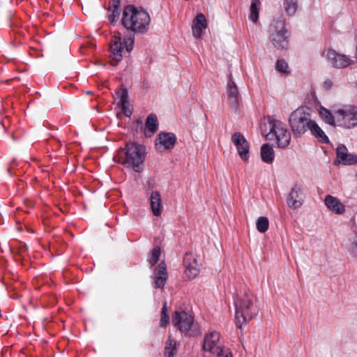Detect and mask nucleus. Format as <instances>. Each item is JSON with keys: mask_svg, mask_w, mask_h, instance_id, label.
Listing matches in <instances>:
<instances>
[{"mask_svg": "<svg viewBox=\"0 0 357 357\" xmlns=\"http://www.w3.org/2000/svg\"><path fill=\"white\" fill-rule=\"evenodd\" d=\"M319 113L324 122L330 126H337L347 129L357 126V107L354 105H345L334 109L333 112L320 106Z\"/></svg>", "mask_w": 357, "mask_h": 357, "instance_id": "nucleus-1", "label": "nucleus"}, {"mask_svg": "<svg viewBox=\"0 0 357 357\" xmlns=\"http://www.w3.org/2000/svg\"><path fill=\"white\" fill-rule=\"evenodd\" d=\"M121 22L127 30L135 33H144L149 29L151 17L142 7L128 4L123 8Z\"/></svg>", "mask_w": 357, "mask_h": 357, "instance_id": "nucleus-2", "label": "nucleus"}, {"mask_svg": "<svg viewBox=\"0 0 357 357\" xmlns=\"http://www.w3.org/2000/svg\"><path fill=\"white\" fill-rule=\"evenodd\" d=\"M146 152L144 145L133 142L126 143L125 147L118 153L119 162L131 167L136 172L143 169Z\"/></svg>", "mask_w": 357, "mask_h": 357, "instance_id": "nucleus-3", "label": "nucleus"}, {"mask_svg": "<svg viewBox=\"0 0 357 357\" xmlns=\"http://www.w3.org/2000/svg\"><path fill=\"white\" fill-rule=\"evenodd\" d=\"M234 305L236 325L239 328H241L243 322L252 319L259 312L258 306L255 302L252 294L250 292L237 295L234 300Z\"/></svg>", "mask_w": 357, "mask_h": 357, "instance_id": "nucleus-4", "label": "nucleus"}, {"mask_svg": "<svg viewBox=\"0 0 357 357\" xmlns=\"http://www.w3.org/2000/svg\"><path fill=\"white\" fill-rule=\"evenodd\" d=\"M311 109L307 107H301L294 110L289 117V124L296 138L305 134L310 127Z\"/></svg>", "mask_w": 357, "mask_h": 357, "instance_id": "nucleus-5", "label": "nucleus"}, {"mask_svg": "<svg viewBox=\"0 0 357 357\" xmlns=\"http://www.w3.org/2000/svg\"><path fill=\"white\" fill-rule=\"evenodd\" d=\"M269 38L273 46L279 50L287 49L289 33L285 26V18L279 15L273 18L268 27Z\"/></svg>", "mask_w": 357, "mask_h": 357, "instance_id": "nucleus-6", "label": "nucleus"}, {"mask_svg": "<svg viewBox=\"0 0 357 357\" xmlns=\"http://www.w3.org/2000/svg\"><path fill=\"white\" fill-rule=\"evenodd\" d=\"M264 127L266 130H269L266 135V139L268 140L275 139L279 148L284 149L289 144L291 135L282 122L268 116L267 123L264 124Z\"/></svg>", "mask_w": 357, "mask_h": 357, "instance_id": "nucleus-7", "label": "nucleus"}, {"mask_svg": "<svg viewBox=\"0 0 357 357\" xmlns=\"http://www.w3.org/2000/svg\"><path fill=\"white\" fill-rule=\"evenodd\" d=\"M172 322L185 335L196 336L200 333L199 326L194 321V317L185 311H175L172 314Z\"/></svg>", "mask_w": 357, "mask_h": 357, "instance_id": "nucleus-8", "label": "nucleus"}, {"mask_svg": "<svg viewBox=\"0 0 357 357\" xmlns=\"http://www.w3.org/2000/svg\"><path fill=\"white\" fill-rule=\"evenodd\" d=\"M357 163V155L349 152L347 146L342 144L336 148V159L334 161L335 165H352Z\"/></svg>", "mask_w": 357, "mask_h": 357, "instance_id": "nucleus-9", "label": "nucleus"}, {"mask_svg": "<svg viewBox=\"0 0 357 357\" xmlns=\"http://www.w3.org/2000/svg\"><path fill=\"white\" fill-rule=\"evenodd\" d=\"M326 57L331 65L337 68H346L352 63V60L347 55L339 54L331 49L326 51Z\"/></svg>", "mask_w": 357, "mask_h": 357, "instance_id": "nucleus-10", "label": "nucleus"}, {"mask_svg": "<svg viewBox=\"0 0 357 357\" xmlns=\"http://www.w3.org/2000/svg\"><path fill=\"white\" fill-rule=\"evenodd\" d=\"M231 141L240 158L243 160H248L250 157V146L245 137L241 132H236L231 136Z\"/></svg>", "mask_w": 357, "mask_h": 357, "instance_id": "nucleus-11", "label": "nucleus"}, {"mask_svg": "<svg viewBox=\"0 0 357 357\" xmlns=\"http://www.w3.org/2000/svg\"><path fill=\"white\" fill-rule=\"evenodd\" d=\"M220 333L216 331L206 333L204 335L202 342V350L209 352L211 354H215V351L218 349V347L222 345L220 344Z\"/></svg>", "mask_w": 357, "mask_h": 357, "instance_id": "nucleus-12", "label": "nucleus"}, {"mask_svg": "<svg viewBox=\"0 0 357 357\" xmlns=\"http://www.w3.org/2000/svg\"><path fill=\"white\" fill-rule=\"evenodd\" d=\"M227 93L230 104L236 109L241 102V97L237 85L233 81L231 72H229L228 75V82L227 84Z\"/></svg>", "mask_w": 357, "mask_h": 357, "instance_id": "nucleus-13", "label": "nucleus"}, {"mask_svg": "<svg viewBox=\"0 0 357 357\" xmlns=\"http://www.w3.org/2000/svg\"><path fill=\"white\" fill-rule=\"evenodd\" d=\"M304 199L302 195L301 186L296 184L291 190L287 202L290 208L294 209L298 208L303 204Z\"/></svg>", "mask_w": 357, "mask_h": 357, "instance_id": "nucleus-14", "label": "nucleus"}, {"mask_svg": "<svg viewBox=\"0 0 357 357\" xmlns=\"http://www.w3.org/2000/svg\"><path fill=\"white\" fill-rule=\"evenodd\" d=\"M154 287L163 288L167 280V271L165 262L161 261L155 268L154 272Z\"/></svg>", "mask_w": 357, "mask_h": 357, "instance_id": "nucleus-15", "label": "nucleus"}, {"mask_svg": "<svg viewBox=\"0 0 357 357\" xmlns=\"http://www.w3.org/2000/svg\"><path fill=\"white\" fill-rule=\"evenodd\" d=\"M184 264H185V276L189 280L194 279L199 273V266L196 259L192 257L191 255L186 254L184 258Z\"/></svg>", "mask_w": 357, "mask_h": 357, "instance_id": "nucleus-16", "label": "nucleus"}, {"mask_svg": "<svg viewBox=\"0 0 357 357\" xmlns=\"http://www.w3.org/2000/svg\"><path fill=\"white\" fill-rule=\"evenodd\" d=\"M155 144H160L165 149H172L176 142V137L173 132H162L158 134Z\"/></svg>", "mask_w": 357, "mask_h": 357, "instance_id": "nucleus-17", "label": "nucleus"}, {"mask_svg": "<svg viewBox=\"0 0 357 357\" xmlns=\"http://www.w3.org/2000/svg\"><path fill=\"white\" fill-rule=\"evenodd\" d=\"M110 50L113 54V60L114 61L112 65L116 66L121 60L123 50V42L120 37H114L112 38Z\"/></svg>", "mask_w": 357, "mask_h": 357, "instance_id": "nucleus-18", "label": "nucleus"}, {"mask_svg": "<svg viewBox=\"0 0 357 357\" xmlns=\"http://www.w3.org/2000/svg\"><path fill=\"white\" fill-rule=\"evenodd\" d=\"M158 129L157 116L155 114H150L146 119L144 124V135L146 137H151Z\"/></svg>", "mask_w": 357, "mask_h": 357, "instance_id": "nucleus-19", "label": "nucleus"}, {"mask_svg": "<svg viewBox=\"0 0 357 357\" xmlns=\"http://www.w3.org/2000/svg\"><path fill=\"white\" fill-rule=\"evenodd\" d=\"M324 202L327 208L336 214H342L345 211L344 204L333 196L327 195Z\"/></svg>", "mask_w": 357, "mask_h": 357, "instance_id": "nucleus-20", "label": "nucleus"}, {"mask_svg": "<svg viewBox=\"0 0 357 357\" xmlns=\"http://www.w3.org/2000/svg\"><path fill=\"white\" fill-rule=\"evenodd\" d=\"M308 130L310 131L311 135L314 136L319 142L326 144L330 143V140L324 131L314 121L312 120V121L310 123Z\"/></svg>", "mask_w": 357, "mask_h": 357, "instance_id": "nucleus-21", "label": "nucleus"}, {"mask_svg": "<svg viewBox=\"0 0 357 357\" xmlns=\"http://www.w3.org/2000/svg\"><path fill=\"white\" fill-rule=\"evenodd\" d=\"M151 211L155 216L161 214L162 210L161 196L158 191H152L150 196Z\"/></svg>", "mask_w": 357, "mask_h": 357, "instance_id": "nucleus-22", "label": "nucleus"}, {"mask_svg": "<svg viewBox=\"0 0 357 357\" xmlns=\"http://www.w3.org/2000/svg\"><path fill=\"white\" fill-rule=\"evenodd\" d=\"M109 11L111 13L108 15V20L112 25H115L119 18L121 9L119 0H113V3H109Z\"/></svg>", "mask_w": 357, "mask_h": 357, "instance_id": "nucleus-23", "label": "nucleus"}, {"mask_svg": "<svg viewBox=\"0 0 357 357\" xmlns=\"http://www.w3.org/2000/svg\"><path fill=\"white\" fill-rule=\"evenodd\" d=\"M261 160L266 163L271 164L273 162L275 152L272 146L268 144H263L261 147Z\"/></svg>", "mask_w": 357, "mask_h": 357, "instance_id": "nucleus-24", "label": "nucleus"}, {"mask_svg": "<svg viewBox=\"0 0 357 357\" xmlns=\"http://www.w3.org/2000/svg\"><path fill=\"white\" fill-rule=\"evenodd\" d=\"M177 344H178V342L173 340L171 335H169L165 347V357H174V356L176 354L177 351Z\"/></svg>", "mask_w": 357, "mask_h": 357, "instance_id": "nucleus-25", "label": "nucleus"}, {"mask_svg": "<svg viewBox=\"0 0 357 357\" xmlns=\"http://www.w3.org/2000/svg\"><path fill=\"white\" fill-rule=\"evenodd\" d=\"M260 5V0H252L249 19L254 23L258 22Z\"/></svg>", "mask_w": 357, "mask_h": 357, "instance_id": "nucleus-26", "label": "nucleus"}, {"mask_svg": "<svg viewBox=\"0 0 357 357\" xmlns=\"http://www.w3.org/2000/svg\"><path fill=\"white\" fill-rule=\"evenodd\" d=\"M284 10L287 15H293L298 8L297 0H284Z\"/></svg>", "mask_w": 357, "mask_h": 357, "instance_id": "nucleus-27", "label": "nucleus"}, {"mask_svg": "<svg viewBox=\"0 0 357 357\" xmlns=\"http://www.w3.org/2000/svg\"><path fill=\"white\" fill-rule=\"evenodd\" d=\"M256 226L257 230L261 233L266 232L269 226V222L267 218L261 216L259 217L256 222Z\"/></svg>", "mask_w": 357, "mask_h": 357, "instance_id": "nucleus-28", "label": "nucleus"}, {"mask_svg": "<svg viewBox=\"0 0 357 357\" xmlns=\"http://www.w3.org/2000/svg\"><path fill=\"white\" fill-rule=\"evenodd\" d=\"M169 323V317L168 315L167 303L165 302L162 305V314H161L160 326L162 328H165L167 326V325Z\"/></svg>", "mask_w": 357, "mask_h": 357, "instance_id": "nucleus-29", "label": "nucleus"}, {"mask_svg": "<svg viewBox=\"0 0 357 357\" xmlns=\"http://www.w3.org/2000/svg\"><path fill=\"white\" fill-rule=\"evenodd\" d=\"M192 24L196 25L197 26H200L204 29H206L207 22L204 15L202 13L197 14L193 20Z\"/></svg>", "mask_w": 357, "mask_h": 357, "instance_id": "nucleus-30", "label": "nucleus"}, {"mask_svg": "<svg viewBox=\"0 0 357 357\" xmlns=\"http://www.w3.org/2000/svg\"><path fill=\"white\" fill-rule=\"evenodd\" d=\"M215 354H216L218 357H233L231 350L225 347L223 344L218 347Z\"/></svg>", "mask_w": 357, "mask_h": 357, "instance_id": "nucleus-31", "label": "nucleus"}, {"mask_svg": "<svg viewBox=\"0 0 357 357\" xmlns=\"http://www.w3.org/2000/svg\"><path fill=\"white\" fill-rule=\"evenodd\" d=\"M160 256V247L156 246L151 251V258L149 260V264H150L151 266L155 265L159 261Z\"/></svg>", "mask_w": 357, "mask_h": 357, "instance_id": "nucleus-32", "label": "nucleus"}, {"mask_svg": "<svg viewBox=\"0 0 357 357\" xmlns=\"http://www.w3.org/2000/svg\"><path fill=\"white\" fill-rule=\"evenodd\" d=\"M135 36L130 34L128 38H124L123 45L127 52H130L132 50L134 46Z\"/></svg>", "mask_w": 357, "mask_h": 357, "instance_id": "nucleus-33", "label": "nucleus"}, {"mask_svg": "<svg viewBox=\"0 0 357 357\" xmlns=\"http://www.w3.org/2000/svg\"><path fill=\"white\" fill-rule=\"evenodd\" d=\"M275 68L277 70L281 73H287L289 67L287 63L284 59H280L277 61Z\"/></svg>", "mask_w": 357, "mask_h": 357, "instance_id": "nucleus-34", "label": "nucleus"}, {"mask_svg": "<svg viewBox=\"0 0 357 357\" xmlns=\"http://www.w3.org/2000/svg\"><path fill=\"white\" fill-rule=\"evenodd\" d=\"M120 96L121 105L129 104L128 91L126 89H121Z\"/></svg>", "mask_w": 357, "mask_h": 357, "instance_id": "nucleus-35", "label": "nucleus"}, {"mask_svg": "<svg viewBox=\"0 0 357 357\" xmlns=\"http://www.w3.org/2000/svg\"><path fill=\"white\" fill-rule=\"evenodd\" d=\"M203 29L204 28H202L200 26H197L196 25L192 24V29L193 36L196 38H200Z\"/></svg>", "mask_w": 357, "mask_h": 357, "instance_id": "nucleus-36", "label": "nucleus"}, {"mask_svg": "<svg viewBox=\"0 0 357 357\" xmlns=\"http://www.w3.org/2000/svg\"><path fill=\"white\" fill-rule=\"evenodd\" d=\"M128 105L129 104H126V105H121V108H122V110L124 113V114L126 116H130V115L132 114V112L131 110L129 109L128 107Z\"/></svg>", "mask_w": 357, "mask_h": 357, "instance_id": "nucleus-37", "label": "nucleus"}, {"mask_svg": "<svg viewBox=\"0 0 357 357\" xmlns=\"http://www.w3.org/2000/svg\"><path fill=\"white\" fill-rule=\"evenodd\" d=\"M323 86L325 89L329 90L333 86V82L331 79H326L324 82Z\"/></svg>", "mask_w": 357, "mask_h": 357, "instance_id": "nucleus-38", "label": "nucleus"}, {"mask_svg": "<svg viewBox=\"0 0 357 357\" xmlns=\"http://www.w3.org/2000/svg\"><path fill=\"white\" fill-rule=\"evenodd\" d=\"M351 250L354 254L357 256V242L352 243Z\"/></svg>", "mask_w": 357, "mask_h": 357, "instance_id": "nucleus-39", "label": "nucleus"}, {"mask_svg": "<svg viewBox=\"0 0 357 357\" xmlns=\"http://www.w3.org/2000/svg\"><path fill=\"white\" fill-rule=\"evenodd\" d=\"M148 185H149V189L150 190L151 188H153V183H152V181H148Z\"/></svg>", "mask_w": 357, "mask_h": 357, "instance_id": "nucleus-40", "label": "nucleus"}, {"mask_svg": "<svg viewBox=\"0 0 357 357\" xmlns=\"http://www.w3.org/2000/svg\"><path fill=\"white\" fill-rule=\"evenodd\" d=\"M15 162V160L13 159V161L11 162V165H13L14 164V162Z\"/></svg>", "mask_w": 357, "mask_h": 357, "instance_id": "nucleus-41", "label": "nucleus"}, {"mask_svg": "<svg viewBox=\"0 0 357 357\" xmlns=\"http://www.w3.org/2000/svg\"><path fill=\"white\" fill-rule=\"evenodd\" d=\"M7 171H8V172H10V168H8Z\"/></svg>", "mask_w": 357, "mask_h": 357, "instance_id": "nucleus-42", "label": "nucleus"}, {"mask_svg": "<svg viewBox=\"0 0 357 357\" xmlns=\"http://www.w3.org/2000/svg\"><path fill=\"white\" fill-rule=\"evenodd\" d=\"M111 3H113V0H112V2H110Z\"/></svg>", "mask_w": 357, "mask_h": 357, "instance_id": "nucleus-43", "label": "nucleus"}]
</instances>
